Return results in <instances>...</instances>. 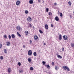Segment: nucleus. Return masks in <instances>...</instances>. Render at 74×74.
Segmentation results:
<instances>
[{
	"instance_id": "nucleus-27",
	"label": "nucleus",
	"mask_w": 74,
	"mask_h": 74,
	"mask_svg": "<svg viewBox=\"0 0 74 74\" xmlns=\"http://www.w3.org/2000/svg\"><path fill=\"white\" fill-rule=\"evenodd\" d=\"M55 68L56 70H58L59 69V68L58 67H57L56 66H55Z\"/></svg>"
},
{
	"instance_id": "nucleus-45",
	"label": "nucleus",
	"mask_w": 74,
	"mask_h": 74,
	"mask_svg": "<svg viewBox=\"0 0 74 74\" xmlns=\"http://www.w3.org/2000/svg\"><path fill=\"white\" fill-rule=\"evenodd\" d=\"M32 40H30V44H31L32 43Z\"/></svg>"
},
{
	"instance_id": "nucleus-23",
	"label": "nucleus",
	"mask_w": 74,
	"mask_h": 74,
	"mask_svg": "<svg viewBox=\"0 0 74 74\" xmlns=\"http://www.w3.org/2000/svg\"><path fill=\"white\" fill-rule=\"evenodd\" d=\"M8 37H9V40H11V36L10 35H9L8 36Z\"/></svg>"
},
{
	"instance_id": "nucleus-41",
	"label": "nucleus",
	"mask_w": 74,
	"mask_h": 74,
	"mask_svg": "<svg viewBox=\"0 0 74 74\" xmlns=\"http://www.w3.org/2000/svg\"><path fill=\"white\" fill-rule=\"evenodd\" d=\"M57 5V4L56 3H55L54 4V5Z\"/></svg>"
},
{
	"instance_id": "nucleus-34",
	"label": "nucleus",
	"mask_w": 74,
	"mask_h": 74,
	"mask_svg": "<svg viewBox=\"0 0 74 74\" xmlns=\"http://www.w3.org/2000/svg\"><path fill=\"white\" fill-rule=\"evenodd\" d=\"M0 59H1V60H3V56H1Z\"/></svg>"
},
{
	"instance_id": "nucleus-40",
	"label": "nucleus",
	"mask_w": 74,
	"mask_h": 74,
	"mask_svg": "<svg viewBox=\"0 0 74 74\" xmlns=\"http://www.w3.org/2000/svg\"><path fill=\"white\" fill-rule=\"evenodd\" d=\"M53 8H54V9H56V8H56V7H53Z\"/></svg>"
},
{
	"instance_id": "nucleus-3",
	"label": "nucleus",
	"mask_w": 74,
	"mask_h": 74,
	"mask_svg": "<svg viewBox=\"0 0 74 74\" xmlns=\"http://www.w3.org/2000/svg\"><path fill=\"white\" fill-rule=\"evenodd\" d=\"M63 38L64 40H67L68 38V37L67 36L64 35L63 36Z\"/></svg>"
},
{
	"instance_id": "nucleus-13",
	"label": "nucleus",
	"mask_w": 74,
	"mask_h": 74,
	"mask_svg": "<svg viewBox=\"0 0 74 74\" xmlns=\"http://www.w3.org/2000/svg\"><path fill=\"white\" fill-rule=\"evenodd\" d=\"M17 35H18V36H19V37H21L22 36H21V35L20 34H19V32H17Z\"/></svg>"
},
{
	"instance_id": "nucleus-1",
	"label": "nucleus",
	"mask_w": 74,
	"mask_h": 74,
	"mask_svg": "<svg viewBox=\"0 0 74 74\" xmlns=\"http://www.w3.org/2000/svg\"><path fill=\"white\" fill-rule=\"evenodd\" d=\"M62 68L64 69L65 70H67L68 71H70V69L68 67H67L66 66H63L62 67Z\"/></svg>"
},
{
	"instance_id": "nucleus-2",
	"label": "nucleus",
	"mask_w": 74,
	"mask_h": 74,
	"mask_svg": "<svg viewBox=\"0 0 74 74\" xmlns=\"http://www.w3.org/2000/svg\"><path fill=\"white\" fill-rule=\"evenodd\" d=\"M16 29H17V30H18V31H19L20 32H21V31H22V28H21L19 25L17 26Z\"/></svg>"
},
{
	"instance_id": "nucleus-25",
	"label": "nucleus",
	"mask_w": 74,
	"mask_h": 74,
	"mask_svg": "<svg viewBox=\"0 0 74 74\" xmlns=\"http://www.w3.org/2000/svg\"><path fill=\"white\" fill-rule=\"evenodd\" d=\"M68 4H69V5H71V1H69V2H68Z\"/></svg>"
},
{
	"instance_id": "nucleus-21",
	"label": "nucleus",
	"mask_w": 74,
	"mask_h": 74,
	"mask_svg": "<svg viewBox=\"0 0 74 74\" xmlns=\"http://www.w3.org/2000/svg\"><path fill=\"white\" fill-rule=\"evenodd\" d=\"M4 53H7V51L6 49H4Z\"/></svg>"
},
{
	"instance_id": "nucleus-42",
	"label": "nucleus",
	"mask_w": 74,
	"mask_h": 74,
	"mask_svg": "<svg viewBox=\"0 0 74 74\" xmlns=\"http://www.w3.org/2000/svg\"><path fill=\"white\" fill-rule=\"evenodd\" d=\"M62 52L63 51H64V48H62Z\"/></svg>"
},
{
	"instance_id": "nucleus-5",
	"label": "nucleus",
	"mask_w": 74,
	"mask_h": 74,
	"mask_svg": "<svg viewBox=\"0 0 74 74\" xmlns=\"http://www.w3.org/2000/svg\"><path fill=\"white\" fill-rule=\"evenodd\" d=\"M59 40H62V36L61 34H60V35H59Z\"/></svg>"
},
{
	"instance_id": "nucleus-36",
	"label": "nucleus",
	"mask_w": 74,
	"mask_h": 74,
	"mask_svg": "<svg viewBox=\"0 0 74 74\" xmlns=\"http://www.w3.org/2000/svg\"><path fill=\"white\" fill-rule=\"evenodd\" d=\"M18 64L19 66H20L21 65V62H18Z\"/></svg>"
},
{
	"instance_id": "nucleus-33",
	"label": "nucleus",
	"mask_w": 74,
	"mask_h": 74,
	"mask_svg": "<svg viewBox=\"0 0 74 74\" xmlns=\"http://www.w3.org/2000/svg\"><path fill=\"white\" fill-rule=\"evenodd\" d=\"M28 26H29V27H32V24H31L29 23Z\"/></svg>"
},
{
	"instance_id": "nucleus-49",
	"label": "nucleus",
	"mask_w": 74,
	"mask_h": 74,
	"mask_svg": "<svg viewBox=\"0 0 74 74\" xmlns=\"http://www.w3.org/2000/svg\"><path fill=\"white\" fill-rule=\"evenodd\" d=\"M70 17H71V16H70Z\"/></svg>"
},
{
	"instance_id": "nucleus-22",
	"label": "nucleus",
	"mask_w": 74,
	"mask_h": 74,
	"mask_svg": "<svg viewBox=\"0 0 74 74\" xmlns=\"http://www.w3.org/2000/svg\"><path fill=\"white\" fill-rule=\"evenodd\" d=\"M39 32L40 33H41V34H42V33H43V32H42V31L40 29L39 30Z\"/></svg>"
},
{
	"instance_id": "nucleus-18",
	"label": "nucleus",
	"mask_w": 74,
	"mask_h": 74,
	"mask_svg": "<svg viewBox=\"0 0 74 74\" xmlns=\"http://www.w3.org/2000/svg\"><path fill=\"white\" fill-rule=\"evenodd\" d=\"M28 61L29 62H31V61H32V59H31V58H29L28 59Z\"/></svg>"
},
{
	"instance_id": "nucleus-20",
	"label": "nucleus",
	"mask_w": 74,
	"mask_h": 74,
	"mask_svg": "<svg viewBox=\"0 0 74 74\" xmlns=\"http://www.w3.org/2000/svg\"><path fill=\"white\" fill-rule=\"evenodd\" d=\"M71 47L74 48V43H71Z\"/></svg>"
},
{
	"instance_id": "nucleus-43",
	"label": "nucleus",
	"mask_w": 74,
	"mask_h": 74,
	"mask_svg": "<svg viewBox=\"0 0 74 74\" xmlns=\"http://www.w3.org/2000/svg\"><path fill=\"white\" fill-rule=\"evenodd\" d=\"M51 27H53V24H51Z\"/></svg>"
},
{
	"instance_id": "nucleus-32",
	"label": "nucleus",
	"mask_w": 74,
	"mask_h": 74,
	"mask_svg": "<svg viewBox=\"0 0 74 74\" xmlns=\"http://www.w3.org/2000/svg\"><path fill=\"white\" fill-rule=\"evenodd\" d=\"M46 10V12H48V11H49V9H48V8H47Z\"/></svg>"
},
{
	"instance_id": "nucleus-44",
	"label": "nucleus",
	"mask_w": 74,
	"mask_h": 74,
	"mask_svg": "<svg viewBox=\"0 0 74 74\" xmlns=\"http://www.w3.org/2000/svg\"><path fill=\"white\" fill-rule=\"evenodd\" d=\"M51 64H52V65H53H53H54V62H52Z\"/></svg>"
},
{
	"instance_id": "nucleus-47",
	"label": "nucleus",
	"mask_w": 74,
	"mask_h": 74,
	"mask_svg": "<svg viewBox=\"0 0 74 74\" xmlns=\"http://www.w3.org/2000/svg\"><path fill=\"white\" fill-rule=\"evenodd\" d=\"M44 45H45V43H44Z\"/></svg>"
},
{
	"instance_id": "nucleus-48",
	"label": "nucleus",
	"mask_w": 74,
	"mask_h": 74,
	"mask_svg": "<svg viewBox=\"0 0 74 74\" xmlns=\"http://www.w3.org/2000/svg\"><path fill=\"white\" fill-rule=\"evenodd\" d=\"M42 3H44V1H43V2H42Z\"/></svg>"
},
{
	"instance_id": "nucleus-39",
	"label": "nucleus",
	"mask_w": 74,
	"mask_h": 74,
	"mask_svg": "<svg viewBox=\"0 0 74 74\" xmlns=\"http://www.w3.org/2000/svg\"><path fill=\"white\" fill-rule=\"evenodd\" d=\"M23 47L24 48H26V45H23Z\"/></svg>"
},
{
	"instance_id": "nucleus-30",
	"label": "nucleus",
	"mask_w": 74,
	"mask_h": 74,
	"mask_svg": "<svg viewBox=\"0 0 74 74\" xmlns=\"http://www.w3.org/2000/svg\"><path fill=\"white\" fill-rule=\"evenodd\" d=\"M42 63L43 65H45V63H46V62H44V61H42Z\"/></svg>"
},
{
	"instance_id": "nucleus-11",
	"label": "nucleus",
	"mask_w": 74,
	"mask_h": 74,
	"mask_svg": "<svg viewBox=\"0 0 74 74\" xmlns=\"http://www.w3.org/2000/svg\"><path fill=\"white\" fill-rule=\"evenodd\" d=\"M25 35H27L28 36L29 35V32L27 31H26L25 32Z\"/></svg>"
},
{
	"instance_id": "nucleus-19",
	"label": "nucleus",
	"mask_w": 74,
	"mask_h": 74,
	"mask_svg": "<svg viewBox=\"0 0 74 74\" xmlns=\"http://www.w3.org/2000/svg\"><path fill=\"white\" fill-rule=\"evenodd\" d=\"M19 72L20 73H23V70L21 69L19 71Z\"/></svg>"
},
{
	"instance_id": "nucleus-29",
	"label": "nucleus",
	"mask_w": 74,
	"mask_h": 74,
	"mask_svg": "<svg viewBox=\"0 0 74 74\" xmlns=\"http://www.w3.org/2000/svg\"><path fill=\"white\" fill-rule=\"evenodd\" d=\"M10 43L9 42H8V44L7 45V46H10Z\"/></svg>"
},
{
	"instance_id": "nucleus-7",
	"label": "nucleus",
	"mask_w": 74,
	"mask_h": 74,
	"mask_svg": "<svg viewBox=\"0 0 74 74\" xmlns=\"http://www.w3.org/2000/svg\"><path fill=\"white\" fill-rule=\"evenodd\" d=\"M34 40L36 41H37V39H38V36L37 35H35L34 37Z\"/></svg>"
},
{
	"instance_id": "nucleus-35",
	"label": "nucleus",
	"mask_w": 74,
	"mask_h": 74,
	"mask_svg": "<svg viewBox=\"0 0 74 74\" xmlns=\"http://www.w3.org/2000/svg\"><path fill=\"white\" fill-rule=\"evenodd\" d=\"M30 70H33V68L32 67H31L30 68Z\"/></svg>"
},
{
	"instance_id": "nucleus-12",
	"label": "nucleus",
	"mask_w": 74,
	"mask_h": 74,
	"mask_svg": "<svg viewBox=\"0 0 74 74\" xmlns=\"http://www.w3.org/2000/svg\"><path fill=\"white\" fill-rule=\"evenodd\" d=\"M11 69L10 68H8V73H10L11 72Z\"/></svg>"
},
{
	"instance_id": "nucleus-14",
	"label": "nucleus",
	"mask_w": 74,
	"mask_h": 74,
	"mask_svg": "<svg viewBox=\"0 0 74 74\" xmlns=\"http://www.w3.org/2000/svg\"><path fill=\"white\" fill-rule=\"evenodd\" d=\"M57 57L58 58H59V59H62V56L60 55H58Z\"/></svg>"
},
{
	"instance_id": "nucleus-26",
	"label": "nucleus",
	"mask_w": 74,
	"mask_h": 74,
	"mask_svg": "<svg viewBox=\"0 0 74 74\" xmlns=\"http://www.w3.org/2000/svg\"><path fill=\"white\" fill-rule=\"evenodd\" d=\"M46 66L47 69H49V68H50V66H49V65H46Z\"/></svg>"
},
{
	"instance_id": "nucleus-6",
	"label": "nucleus",
	"mask_w": 74,
	"mask_h": 74,
	"mask_svg": "<svg viewBox=\"0 0 74 74\" xmlns=\"http://www.w3.org/2000/svg\"><path fill=\"white\" fill-rule=\"evenodd\" d=\"M27 21H29V22H31L32 21V18L30 17H29L28 18H27Z\"/></svg>"
},
{
	"instance_id": "nucleus-9",
	"label": "nucleus",
	"mask_w": 74,
	"mask_h": 74,
	"mask_svg": "<svg viewBox=\"0 0 74 74\" xmlns=\"http://www.w3.org/2000/svg\"><path fill=\"white\" fill-rule=\"evenodd\" d=\"M55 19L56 20V21H59V17H58L57 16H56L55 17Z\"/></svg>"
},
{
	"instance_id": "nucleus-10",
	"label": "nucleus",
	"mask_w": 74,
	"mask_h": 74,
	"mask_svg": "<svg viewBox=\"0 0 74 74\" xmlns=\"http://www.w3.org/2000/svg\"><path fill=\"white\" fill-rule=\"evenodd\" d=\"M33 3V0H30L29 1V3L30 4H32Z\"/></svg>"
},
{
	"instance_id": "nucleus-37",
	"label": "nucleus",
	"mask_w": 74,
	"mask_h": 74,
	"mask_svg": "<svg viewBox=\"0 0 74 74\" xmlns=\"http://www.w3.org/2000/svg\"><path fill=\"white\" fill-rule=\"evenodd\" d=\"M1 47H2V44L0 43V48H1Z\"/></svg>"
},
{
	"instance_id": "nucleus-24",
	"label": "nucleus",
	"mask_w": 74,
	"mask_h": 74,
	"mask_svg": "<svg viewBox=\"0 0 74 74\" xmlns=\"http://www.w3.org/2000/svg\"><path fill=\"white\" fill-rule=\"evenodd\" d=\"M60 15L61 17H62V16H63V14L62 13H60Z\"/></svg>"
},
{
	"instance_id": "nucleus-38",
	"label": "nucleus",
	"mask_w": 74,
	"mask_h": 74,
	"mask_svg": "<svg viewBox=\"0 0 74 74\" xmlns=\"http://www.w3.org/2000/svg\"><path fill=\"white\" fill-rule=\"evenodd\" d=\"M4 37L5 38H7V36H6V35H5L4 36Z\"/></svg>"
},
{
	"instance_id": "nucleus-28",
	"label": "nucleus",
	"mask_w": 74,
	"mask_h": 74,
	"mask_svg": "<svg viewBox=\"0 0 74 74\" xmlns=\"http://www.w3.org/2000/svg\"><path fill=\"white\" fill-rule=\"evenodd\" d=\"M25 13L26 14H28V13H29V12L27 10H25Z\"/></svg>"
},
{
	"instance_id": "nucleus-15",
	"label": "nucleus",
	"mask_w": 74,
	"mask_h": 74,
	"mask_svg": "<svg viewBox=\"0 0 74 74\" xmlns=\"http://www.w3.org/2000/svg\"><path fill=\"white\" fill-rule=\"evenodd\" d=\"M45 27L46 29H48V26L47 24H46L45 25Z\"/></svg>"
},
{
	"instance_id": "nucleus-31",
	"label": "nucleus",
	"mask_w": 74,
	"mask_h": 74,
	"mask_svg": "<svg viewBox=\"0 0 74 74\" xmlns=\"http://www.w3.org/2000/svg\"><path fill=\"white\" fill-rule=\"evenodd\" d=\"M48 14L49 15H52V13L51 12H49Z\"/></svg>"
},
{
	"instance_id": "nucleus-4",
	"label": "nucleus",
	"mask_w": 74,
	"mask_h": 74,
	"mask_svg": "<svg viewBox=\"0 0 74 74\" xmlns=\"http://www.w3.org/2000/svg\"><path fill=\"white\" fill-rule=\"evenodd\" d=\"M28 55L29 56H31L32 55V50H30L28 51Z\"/></svg>"
},
{
	"instance_id": "nucleus-17",
	"label": "nucleus",
	"mask_w": 74,
	"mask_h": 74,
	"mask_svg": "<svg viewBox=\"0 0 74 74\" xmlns=\"http://www.w3.org/2000/svg\"><path fill=\"white\" fill-rule=\"evenodd\" d=\"M33 55L34 56H37V53L36 52H35L34 53Z\"/></svg>"
},
{
	"instance_id": "nucleus-16",
	"label": "nucleus",
	"mask_w": 74,
	"mask_h": 74,
	"mask_svg": "<svg viewBox=\"0 0 74 74\" xmlns=\"http://www.w3.org/2000/svg\"><path fill=\"white\" fill-rule=\"evenodd\" d=\"M11 37H12V38H15V35H14V34H12L11 35Z\"/></svg>"
},
{
	"instance_id": "nucleus-8",
	"label": "nucleus",
	"mask_w": 74,
	"mask_h": 74,
	"mask_svg": "<svg viewBox=\"0 0 74 74\" xmlns=\"http://www.w3.org/2000/svg\"><path fill=\"white\" fill-rule=\"evenodd\" d=\"M17 5H19L20 4V1H17L16 3Z\"/></svg>"
},
{
	"instance_id": "nucleus-46",
	"label": "nucleus",
	"mask_w": 74,
	"mask_h": 74,
	"mask_svg": "<svg viewBox=\"0 0 74 74\" xmlns=\"http://www.w3.org/2000/svg\"><path fill=\"white\" fill-rule=\"evenodd\" d=\"M38 3H40V1H41V0H38Z\"/></svg>"
}]
</instances>
